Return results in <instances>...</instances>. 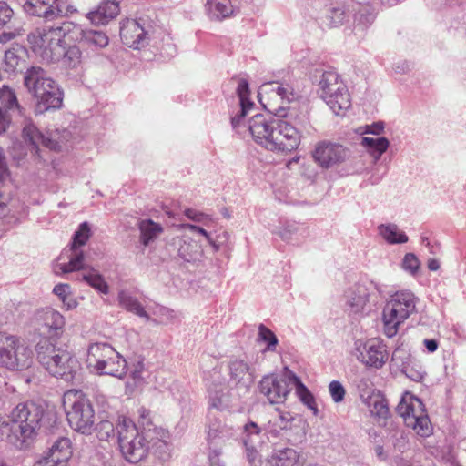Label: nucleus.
I'll return each mask as SVG.
<instances>
[{
  "label": "nucleus",
  "mask_w": 466,
  "mask_h": 466,
  "mask_svg": "<svg viewBox=\"0 0 466 466\" xmlns=\"http://www.w3.org/2000/svg\"><path fill=\"white\" fill-rule=\"evenodd\" d=\"M254 141L270 151H292L300 143V133L289 123L257 114L248 123Z\"/></svg>",
  "instance_id": "f257e3e1"
},
{
  "label": "nucleus",
  "mask_w": 466,
  "mask_h": 466,
  "mask_svg": "<svg viewBox=\"0 0 466 466\" xmlns=\"http://www.w3.org/2000/svg\"><path fill=\"white\" fill-rule=\"evenodd\" d=\"M24 83L35 100V112L43 114L63 106L64 92L61 86L41 67L32 66L25 73Z\"/></svg>",
  "instance_id": "f03ea898"
},
{
  "label": "nucleus",
  "mask_w": 466,
  "mask_h": 466,
  "mask_svg": "<svg viewBox=\"0 0 466 466\" xmlns=\"http://www.w3.org/2000/svg\"><path fill=\"white\" fill-rule=\"evenodd\" d=\"M35 350L39 362L51 375L65 380H73L78 361L68 350L56 348L55 343L46 339L38 341Z\"/></svg>",
  "instance_id": "7ed1b4c3"
},
{
  "label": "nucleus",
  "mask_w": 466,
  "mask_h": 466,
  "mask_svg": "<svg viewBox=\"0 0 466 466\" xmlns=\"http://www.w3.org/2000/svg\"><path fill=\"white\" fill-rule=\"evenodd\" d=\"M63 406L70 427L83 434L90 433L95 424V410L87 396L78 390L63 395Z\"/></svg>",
  "instance_id": "20e7f679"
},
{
  "label": "nucleus",
  "mask_w": 466,
  "mask_h": 466,
  "mask_svg": "<svg viewBox=\"0 0 466 466\" xmlns=\"http://www.w3.org/2000/svg\"><path fill=\"white\" fill-rule=\"evenodd\" d=\"M86 362L100 375L122 379L127 371L126 360L107 343L90 345Z\"/></svg>",
  "instance_id": "39448f33"
},
{
  "label": "nucleus",
  "mask_w": 466,
  "mask_h": 466,
  "mask_svg": "<svg viewBox=\"0 0 466 466\" xmlns=\"http://www.w3.org/2000/svg\"><path fill=\"white\" fill-rule=\"evenodd\" d=\"M397 412L405 425L413 430L417 436L427 438L432 435L433 426L423 402L414 395L406 392L397 406Z\"/></svg>",
  "instance_id": "423d86ee"
},
{
  "label": "nucleus",
  "mask_w": 466,
  "mask_h": 466,
  "mask_svg": "<svg viewBox=\"0 0 466 466\" xmlns=\"http://www.w3.org/2000/svg\"><path fill=\"white\" fill-rule=\"evenodd\" d=\"M118 444L125 459L137 463L143 460L148 451V442L136 424L127 417H121L116 425Z\"/></svg>",
  "instance_id": "0eeeda50"
},
{
  "label": "nucleus",
  "mask_w": 466,
  "mask_h": 466,
  "mask_svg": "<svg viewBox=\"0 0 466 466\" xmlns=\"http://www.w3.org/2000/svg\"><path fill=\"white\" fill-rule=\"evenodd\" d=\"M415 311V298L408 291L396 292L386 303L383 309L384 333L394 337L399 327Z\"/></svg>",
  "instance_id": "6e6552de"
},
{
  "label": "nucleus",
  "mask_w": 466,
  "mask_h": 466,
  "mask_svg": "<svg viewBox=\"0 0 466 466\" xmlns=\"http://www.w3.org/2000/svg\"><path fill=\"white\" fill-rule=\"evenodd\" d=\"M320 96L336 115H344L351 106L349 89L340 76L325 71L319 81Z\"/></svg>",
  "instance_id": "1a4fd4ad"
},
{
  "label": "nucleus",
  "mask_w": 466,
  "mask_h": 466,
  "mask_svg": "<svg viewBox=\"0 0 466 466\" xmlns=\"http://www.w3.org/2000/svg\"><path fill=\"white\" fill-rule=\"evenodd\" d=\"M34 361L32 350L19 338L0 333V367L11 370H25Z\"/></svg>",
  "instance_id": "9d476101"
},
{
  "label": "nucleus",
  "mask_w": 466,
  "mask_h": 466,
  "mask_svg": "<svg viewBox=\"0 0 466 466\" xmlns=\"http://www.w3.org/2000/svg\"><path fill=\"white\" fill-rule=\"evenodd\" d=\"M63 27L37 28L28 35L33 51L46 62H56L61 56V44L64 42Z\"/></svg>",
  "instance_id": "9b49d317"
},
{
  "label": "nucleus",
  "mask_w": 466,
  "mask_h": 466,
  "mask_svg": "<svg viewBox=\"0 0 466 466\" xmlns=\"http://www.w3.org/2000/svg\"><path fill=\"white\" fill-rule=\"evenodd\" d=\"M43 410L35 403H20L10 414V423L19 441L25 442L32 438L39 427Z\"/></svg>",
  "instance_id": "f8f14e48"
},
{
  "label": "nucleus",
  "mask_w": 466,
  "mask_h": 466,
  "mask_svg": "<svg viewBox=\"0 0 466 466\" xmlns=\"http://www.w3.org/2000/svg\"><path fill=\"white\" fill-rule=\"evenodd\" d=\"M292 370L285 367L280 374H268L259 382L260 392L271 404L283 403L291 391Z\"/></svg>",
  "instance_id": "ddd939ff"
},
{
  "label": "nucleus",
  "mask_w": 466,
  "mask_h": 466,
  "mask_svg": "<svg viewBox=\"0 0 466 466\" xmlns=\"http://www.w3.org/2000/svg\"><path fill=\"white\" fill-rule=\"evenodd\" d=\"M35 321L38 330L46 339L55 343L65 329L66 320L64 316L54 309H40L35 313Z\"/></svg>",
  "instance_id": "4468645a"
},
{
  "label": "nucleus",
  "mask_w": 466,
  "mask_h": 466,
  "mask_svg": "<svg viewBox=\"0 0 466 466\" xmlns=\"http://www.w3.org/2000/svg\"><path fill=\"white\" fill-rule=\"evenodd\" d=\"M312 157L319 167L330 168L346 160L348 150L339 144L321 141L316 145Z\"/></svg>",
  "instance_id": "2eb2a0df"
},
{
  "label": "nucleus",
  "mask_w": 466,
  "mask_h": 466,
  "mask_svg": "<svg viewBox=\"0 0 466 466\" xmlns=\"http://www.w3.org/2000/svg\"><path fill=\"white\" fill-rule=\"evenodd\" d=\"M357 359L367 367L380 369L386 363L389 353L386 345L379 339H370L357 347Z\"/></svg>",
  "instance_id": "dca6fc26"
},
{
  "label": "nucleus",
  "mask_w": 466,
  "mask_h": 466,
  "mask_svg": "<svg viewBox=\"0 0 466 466\" xmlns=\"http://www.w3.org/2000/svg\"><path fill=\"white\" fill-rule=\"evenodd\" d=\"M84 264H61L60 272L56 269V273L69 274L76 273L75 279H83L88 285L97 289L103 294L108 293V285L105 281L102 275L94 269L84 268Z\"/></svg>",
  "instance_id": "f3484780"
},
{
  "label": "nucleus",
  "mask_w": 466,
  "mask_h": 466,
  "mask_svg": "<svg viewBox=\"0 0 466 466\" xmlns=\"http://www.w3.org/2000/svg\"><path fill=\"white\" fill-rule=\"evenodd\" d=\"M24 10L32 15L54 19L63 15L66 8L62 0H26Z\"/></svg>",
  "instance_id": "a211bd4d"
},
{
  "label": "nucleus",
  "mask_w": 466,
  "mask_h": 466,
  "mask_svg": "<svg viewBox=\"0 0 466 466\" xmlns=\"http://www.w3.org/2000/svg\"><path fill=\"white\" fill-rule=\"evenodd\" d=\"M147 34L141 25L134 20H126L121 26L120 36L124 45L134 49H140L147 42Z\"/></svg>",
  "instance_id": "6ab92c4d"
},
{
  "label": "nucleus",
  "mask_w": 466,
  "mask_h": 466,
  "mask_svg": "<svg viewBox=\"0 0 466 466\" xmlns=\"http://www.w3.org/2000/svg\"><path fill=\"white\" fill-rule=\"evenodd\" d=\"M277 414L268 421L270 431L279 434L281 431H292L294 428H302L306 421L301 416L293 415L289 411L276 409Z\"/></svg>",
  "instance_id": "aec40b11"
},
{
  "label": "nucleus",
  "mask_w": 466,
  "mask_h": 466,
  "mask_svg": "<svg viewBox=\"0 0 466 466\" xmlns=\"http://www.w3.org/2000/svg\"><path fill=\"white\" fill-rule=\"evenodd\" d=\"M120 12L118 0H103L97 8L86 16L94 25H105L116 18Z\"/></svg>",
  "instance_id": "412c9836"
},
{
  "label": "nucleus",
  "mask_w": 466,
  "mask_h": 466,
  "mask_svg": "<svg viewBox=\"0 0 466 466\" xmlns=\"http://www.w3.org/2000/svg\"><path fill=\"white\" fill-rule=\"evenodd\" d=\"M72 453L70 439L61 437L55 441L45 457L48 458L49 461L55 462L57 466H66Z\"/></svg>",
  "instance_id": "4be33fe9"
},
{
  "label": "nucleus",
  "mask_w": 466,
  "mask_h": 466,
  "mask_svg": "<svg viewBox=\"0 0 466 466\" xmlns=\"http://www.w3.org/2000/svg\"><path fill=\"white\" fill-rule=\"evenodd\" d=\"M91 237V227L88 222H83L79 225L77 230L73 235L71 244L72 256L69 262H82L85 259L84 254L79 250V247L84 246Z\"/></svg>",
  "instance_id": "5701e85b"
},
{
  "label": "nucleus",
  "mask_w": 466,
  "mask_h": 466,
  "mask_svg": "<svg viewBox=\"0 0 466 466\" xmlns=\"http://www.w3.org/2000/svg\"><path fill=\"white\" fill-rule=\"evenodd\" d=\"M23 136L25 141H28L36 152L40 146L52 150H56L59 147L56 141L43 135L33 124H28L24 127Z\"/></svg>",
  "instance_id": "b1692460"
},
{
  "label": "nucleus",
  "mask_w": 466,
  "mask_h": 466,
  "mask_svg": "<svg viewBox=\"0 0 466 466\" xmlns=\"http://www.w3.org/2000/svg\"><path fill=\"white\" fill-rule=\"evenodd\" d=\"M23 136L25 141H28L36 152L40 146L52 150H56L59 147L56 141L43 135L33 124H28L24 127Z\"/></svg>",
  "instance_id": "393cba45"
},
{
  "label": "nucleus",
  "mask_w": 466,
  "mask_h": 466,
  "mask_svg": "<svg viewBox=\"0 0 466 466\" xmlns=\"http://www.w3.org/2000/svg\"><path fill=\"white\" fill-rule=\"evenodd\" d=\"M23 136L25 141H28L36 152L40 146L52 150H56L59 147L56 141L43 135L33 124H28L24 127Z\"/></svg>",
  "instance_id": "a878e982"
},
{
  "label": "nucleus",
  "mask_w": 466,
  "mask_h": 466,
  "mask_svg": "<svg viewBox=\"0 0 466 466\" xmlns=\"http://www.w3.org/2000/svg\"><path fill=\"white\" fill-rule=\"evenodd\" d=\"M23 136L25 141H28L36 152L40 146L52 150H56L59 147L56 141L43 135L33 124H28L24 127Z\"/></svg>",
  "instance_id": "bb28decb"
},
{
  "label": "nucleus",
  "mask_w": 466,
  "mask_h": 466,
  "mask_svg": "<svg viewBox=\"0 0 466 466\" xmlns=\"http://www.w3.org/2000/svg\"><path fill=\"white\" fill-rule=\"evenodd\" d=\"M66 68L77 69L82 66L84 56L79 46L73 45L65 48L61 44V56L59 60Z\"/></svg>",
  "instance_id": "cd10ccee"
},
{
  "label": "nucleus",
  "mask_w": 466,
  "mask_h": 466,
  "mask_svg": "<svg viewBox=\"0 0 466 466\" xmlns=\"http://www.w3.org/2000/svg\"><path fill=\"white\" fill-rule=\"evenodd\" d=\"M239 97L241 111L238 116L232 117V125L236 127L240 124V119L244 117L254 107V103L248 98L249 90L248 82L244 79L240 80L237 89Z\"/></svg>",
  "instance_id": "c85d7f7f"
},
{
  "label": "nucleus",
  "mask_w": 466,
  "mask_h": 466,
  "mask_svg": "<svg viewBox=\"0 0 466 466\" xmlns=\"http://www.w3.org/2000/svg\"><path fill=\"white\" fill-rule=\"evenodd\" d=\"M299 455L291 448L275 451L268 460V466H298Z\"/></svg>",
  "instance_id": "c756f323"
},
{
  "label": "nucleus",
  "mask_w": 466,
  "mask_h": 466,
  "mask_svg": "<svg viewBox=\"0 0 466 466\" xmlns=\"http://www.w3.org/2000/svg\"><path fill=\"white\" fill-rule=\"evenodd\" d=\"M140 241L147 246L157 238L163 232V227L152 219H143L138 223Z\"/></svg>",
  "instance_id": "7c9ffc66"
},
{
  "label": "nucleus",
  "mask_w": 466,
  "mask_h": 466,
  "mask_svg": "<svg viewBox=\"0 0 466 466\" xmlns=\"http://www.w3.org/2000/svg\"><path fill=\"white\" fill-rule=\"evenodd\" d=\"M207 11L214 19H223L233 14L231 0H207Z\"/></svg>",
  "instance_id": "2f4dec72"
},
{
  "label": "nucleus",
  "mask_w": 466,
  "mask_h": 466,
  "mask_svg": "<svg viewBox=\"0 0 466 466\" xmlns=\"http://www.w3.org/2000/svg\"><path fill=\"white\" fill-rule=\"evenodd\" d=\"M258 94H276L281 100L287 102H289L294 98L293 88L289 85H283L278 82H268L262 85Z\"/></svg>",
  "instance_id": "473e14b6"
},
{
  "label": "nucleus",
  "mask_w": 466,
  "mask_h": 466,
  "mask_svg": "<svg viewBox=\"0 0 466 466\" xmlns=\"http://www.w3.org/2000/svg\"><path fill=\"white\" fill-rule=\"evenodd\" d=\"M368 406L370 413L379 420H386L390 414V409L386 399L380 393H373L368 399Z\"/></svg>",
  "instance_id": "72a5a7b5"
},
{
  "label": "nucleus",
  "mask_w": 466,
  "mask_h": 466,
  "mask_svg": "<svg viewBox=\"0 0 466 466\" xmlns=\"http://www.w3.org/2000/svg\"><path fill=\"white\" fill-rule=\"evenodd\" d=\"M379 232L383 239L389 244H401L408 241L407 235L393 224L380 226Z\"/></svg>",
  "instance_id": "f704fd0d"
},
{
  "label": "nucleus",
  "mask_w": 466,
  "mask_h": 466,
  "mask_svg": "<svg viewBox=\"0 0 466 466\" xmlns=\"http://www.w3.org/2000/svg\"><path fill=\"white\" fill-rule=\"evenodd\" d=\"M292 385L295 386L296 394L299 400L309 408L312 409L315 413H317V408L313 395L293 371L291 375L290 387Z\"/></svg>",
  "instance_id": "c9c22d12"
},
{
  "label": "nucleus",
  "mask_w": 466,
  "mask_h": 466,
  "mask_svg": "<svg viewBox=\"0 0 466 466\" xmlns=\"http://www.w3.org/2000/svg\"><path fill=\"white\" fill-rule=\"evenodd\" d=\"M361 145L366 147L374 157L379 158L389 147V140L386 137H363L361 139Z\"/></svg>",
  "instance_id": "e433bc0d"
},
{
  "label": "nucleus",
  "mask_w": 466,
  "mask_h": 466,
  "mask_svg": "<svg viewBox=\"0 0 466 466\" xmlns=\"http://www.w3.org/2000/svg\"><path fill=\"white\" fill-rule=\"evenodd\" d=\"M81 39L86 46L95 48H104L109 43V38L105 33L96 30L82 31Z\"/></svg>",
  "instance_id": "4c0bfd02"
},
{
  "label": "nucleus",
  "mask_w": 466,
  "mask_h": 466,
  "mask_svg": "<svg viewBox=\"0 0 466 466\" xmlns=\"http://www.w3.org/2000/svg\"><path fill=\"white\" fill-rule=\"evenodd\" d=\"M119 303L127 310L135 313L137 316L144 317L147 315L142 305L131 296H128L125 291L119 292L118 295Z\"/></svg>",
  "instance_id": "58836bf2"
},
{
  "label": "nucleus",
  "mask_w": 466,
  "mask_h": 466,
  "mask_svg": "<svg viewBox=\"0 0 466 466\" xmlns=\"http://www.w3.org/2000/svg\"><path fill=\"white\" fill-rule=\"evenodd\" d=\"M5 441L12 444H16L19 441V437L18 434L14 432L10 420L0 415V442Z\"/></svg>",
  "instance_id": "ea45409f"
},
{
  "label": "nucleus",
  "mask_w": 466,
  "mask_h": 466,
  "mask_svg": "<svg viewBox=\"0 0 466 466\" xmlns=\"http://www.w3.org/2000/svg\"><path fill=\"white\" fill-rule=\"evenodd\" d=\"M230 376L233 380L240 382L249 370L248 365L241 360H235L230 362Z\"/></svg>",
  "instance_id": "a19ab883"
},
{
  "label": "nucleus",
  "mask_w": 466,
  "mask_h": 466,
  "mask_svg": "<svg viewBox=\"0 0 466 466\" xmlns=\"http://www.w3.org/2000/svg\"><path fill=\"white\" fill-rule=\"evenodd\" d=\"M258 338L264 342H267V349L274 351L278 345V339L276 335L266 326L260 324L258 327Z\"/></svg>",
  "instance_id": "79ce46f5"
},
{
  "label": "nucleus",
  "mask_w": 466,
  "mask_h": 466,
  "mask_svg": "<svg viewBox=\"0 0 466 466\" xmlns=\"http://www.w3.org/2000/svg\"><path fill=\"white\" fill-rule=\"evenodd\" d=\"M0 101L9 108L19 106L15 92L5 85L0 87Z\"/></svg>",
  "instance_id": "37998d69"
},
{
  "label": "nucleus",
  "mask_w": 466,
  "mask_h": 466,
  "mask_svg": "<svg viewBox=\"0 0 466 466\" xmlns=\"http://www.w3.org/2000/svg\"><path fill=\"white\" fill-rule=\"evenodd\" d=\"M348 15L341 8H334L328 15V23L330 27H339L347 21Z\"/></svg>",
  "instance_id": "c03bdc74"
},
{
  "label": "nucleus",
  "mask_w": 466,
  "mask_h": 466,
  "mask_svg": "<svg viewBox=\"0 0 466 466\" xmlns=\"http://www.w3.org/2000/svg\"><path fill=\"white\" fill-rule=\"evenodd\" d=\"M329 390L335 402H340L344 400L346 390L339 381L332 380L329 385Z\"/></svg>",
  "instance_id": "a18cd8bd"
},
{
  "label": "nucleus",
  "mask_w": 466,
  "mask_h": 466,
  "mask_svg": "<svg viewBox=\"0 0 466 466\" xmlns=\"http://www.w3.org/2000/svg\"><path fill=\"white\" fill-rule=\"evenodd\" d=\"M114 433V425L109 420H102L97 425V436L102 441H106Z\"/></svg>",
  "instance_id": "49530a36"
},
{
  "label": "nucleus",
  "mask_w": 466,
  "mask_h": 466,
  "mask_svg": "<svg viewBox=\"0 0 466 466\" xmlns=\"http://www.w3.org/2000/svg\"><path fill=\"white\" fill-rule=\"evenodd\" d=\"M185 215L191 220H194L196 222H201L205 225H208L212 221V218L205 215L203 213L198 212L197 210L188 208L185 210Z\"/></svg>",
  "instance_id": "de8ad7c7"
},
{
  "label": "nucleus",
  "mask_w": 466,
  "mask_h": 466,
  "mask_svg": "<svg viewBox=\"0 0 466 466\" xmlns=\"http://www.w3.org/2000/svg\"><path fill=\"white\" fill-rule=\"evenodd\" d=\"M145 370V365L142 360L137 361L131 371V377L135 380L136 385L144 383L143 372Z\"/></svg>",
  "instance_id": "09e8293b"
},
{
  "label": "nucleus",
  "mask_w": 466,
  "mask_h": 466,
  "mask_svg": "<svg viewBox=\"0 0 466 466\" xmlns=\"http://www.w3.org/2000/svg\"><path fill=\"white\" fill-rule=\"evenodd\" d=\"M244 431H245V433H246V438L244 440V443H245L246 446H248V442L252 441V436L253 435L258 436L259 433H260L259 427L257 425V423H255L253 421L246 424L245 428H244Z\"/></svg>",
  "instance_id": "8fccbe9b"
},
{
  "label": "nucleus",
  "mask_w": 466,
  "mask_h": 466,
  "mask_svg": "<svg viewBox=\"0 0 466 466\" xmlns=\"http://www.w3.org/2000/svg\"><path fill=\"white\" fill-rule=\"evenodd\" d=\"M180 228H185V229H189L193 232L202 235L211 246L218 248L214 240L211 238L210 235L204 228H202L198 226L193 225V224H183V225H180Z\"/></svg>",
  "instance_id": "3c124183"
},
{
  "label": "nucleus",
  "mask_w": 466,
  "mask_h": 466,
  "mask_svg": "<svg viewBox=\"0 0 466 466\" xmlns=\"http://www.w3.org/2000/svg\"><path fill=\"white\" fill-rule=\"evenodd\" d=\"M13 16V10L5 2H0V27L10 21Z\"/></svg>",
  "instance_id": "603ef678"
},
{
  "label": "nucleus",
  "mask_w": 466,
  "mask_h": 466,
  "mask_svg": "<svg viewBox=\"0 0 466 466\" xmlns=\"http://www.w3.org/2000/svg\"><path fill=\"white\" fill-rule=\"evenodd\" d=\"M4 59L7 70L14 71L18 66L19 58L13 51H6Z\"/></svg>",
  "instance_id": "864d4df0"
},
{
  "label": "nucleus",
  "mask_w": 466,
  "mask_h": 466,
  "mask_svg": "<svg viewBox=\"0 0 466 466\" xmlns=\"http://www.w3.org/2000/svg\"><path fill=\"white\" fill-rule=\"evenodd\" d=\"M69 285L60 283L55 286L53 292L66 304L69 295Z\"/></svg>",
  "instance_id": "5fc2aeb1"
},
{
  "label": "nucleus",
  "mask_w": 466,
  "mask_h": 466,
  "mask_svg": "<svg viewBox=\"0 0 466 466\" xmlns=\"http://www.w3.org/2000/svg\"><path fill=\"white\" fill-rule=\"evenodd\" d=\"M10 173L7 167L6 159L4 154L3 148L0 147V182H4L8 179Z\"/></svg>",
  "instance_id": "6e6d98bb"
},
{
  "label": "nucleus",
  "mask_w": 466,
  "mask_h": 466,
  "mask_svg": "<svg viewBox=\"0 0 466 466\" xmlns=\"http://www.w3.org/2000/svg\"><path fill=\"white\" fill-rule=\"evenodd\" d=\"M10 117L5 111L0 108V134L4 133L8 127Z\"/></svg>",
  "instance_id": "4d7b16f0"
},
{
  "label": "nucleus",
  "mask_w": 466,
  "mask_h": 466,
  "mask_svg": "<svg viewBox=\"0 0 466 466\" xmlns=\"http://www.w3.org/2000/svg\"><path fill=\"white\" fill-rule=\"evenodd\" d=\"M138 414H139V418H140V422L143 425H148V424L151 423V421H150V411L148 410H147L144 407H141L138 410Z\"/></svg>",
  "instance_id": "13d9d810"
},
{
  "label": "nucleus",
  "mask_w": 466,
  "mask_h": 466,
  "mask_svg": "<svg viewBox=\"0 0 466 466\" xmlns=\"http://www.w3.org/2000/svg\"><path fill=\"white\" fill-rule=\"evenodd\" d=\"M383 130V125L377 123L372 126H367L365 133L380 134Z\"/></svg>",
  "instance_id": "bf43d9fd"
},
{
  "label": "nucleus",
  "mask_w": 466,
  "mask_h": 466,
  "mask_svg": "<svg viewBox=\"0 0 466 466\" xmlns=\"http://www.w3.org/2000/svg\"><path fill=\"white\" fill-rule=\"evenodd\" d=\"M246 447L248 460L249 461L250 463H254L258 457V451L253 447H248V445Z\"/></svg>",
  "instance_id": "052dcab7"
},
{
  "label": "nucleus",
  "mask_w": 466,
  "mask_h": 466,
  "mask_svg": "<svg viewBox=\"0 0 466 466\" xmlns=\"http://www.w3.org/2000/svg\"><path fill=\"white\" fill-rule=\"evenodd\" d=\"M423 343L429 352H434L438 349V342L435 339H425Z\"/></svg>",
  "instance_id": "680f3d73"
},
{
  "label": "nucleus",
  "mask_w": 466,
  "mask_h": 466,
  "mask_svg": "<svg viewBox=\"0 0 466 466\" xmlns=\"http://www.w3.org/2000/svg\"><path fill=\"white\" fill-rule=\"evenodd\" d=\"M403 268L411 275L416 276L420 269V264H403Z\"/></svg>",
  "instance_id": "e2e57ef3"
},
{
  "label": "nucleus",
  "mask_w": 466,
  "mask_h": 466,
  "mask_svg": "<svg viewBox=\"0 0 466 466\" xmlns=\"http://www.w3.org/2000/svg\"><path fill=\"white\" fill-rule=\"evenodd\" d=\"M375 452L377 454V456L381 459V460H384L385 459V454H384V449L382 446L379 445L375 448Z\"/></svg>",
  "instance_id": "0e129e2a"
},
{
  "label": "nucleus",
  "mask_w": 466,
  "mask_h": 466,
  "mask_svg": "<svg viewBox=\"0 0 466 466\" xmlns=\"http://www.w3.org/2000/svg\"><path fill=\"white\" fill-rule=\"evenodd\" d=\"M218 436V430H209L208 432V440L214 441Z\"/></svg>",
  "instance_id": "69168bd1"
},
{
  "label": "nucleus",
  "mask_w": 466,
  "mask_h": 466,
  "mask_svg": "<svg viewBox=\"0 0 466 466\" xmlns=\"http://www.w3.org/2000/svg\"><path fill=\"white\" fill-rule=\"evenodd\" d=\"M416 259V257L414 254L412 253H408L406 254V256L404 257V259H403V262H412L413 260Z\"/></svg>",
  "instance_id": "338daca9"
},
{
  "label": "nucleus",
  "mask_w": 466,
  "mask_h": 466,
  "mask_svg": "<svg viewBox=\"0 0 466 466\" xmlns=\"http://www.w3.org/2000/svg\"><path fill=\"white\" fill-rule=\"evenodd\" d=\"M276 114L279 117H285L287 116L285 109L281 107L276 111Z\"/></svg>",
  "instance_id": "774afa93"
}]
</instances>
